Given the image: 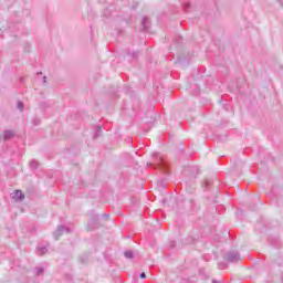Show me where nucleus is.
I'll return each instance as SVG.
<instances>
[{
	"label": "nucleus",
	"instance_id": "nucleus-7",
	"mask_svg": "<svg viewBox=\"0 0 283 283\" xmlns=\"http://www.w3.org/2000/svg\"><path fill=\"white\" fill-rule=\"evenodd\" d=\"M140 277H143V279L147 277V275L145 274V272H143V273L140 274Z\"/></svg>",
	"mask_w": 283,
	"mask_h": 283
},
{
	"label": "nucleus",
	"instance_id": "nucleus-2",
	"mask_svg": "<svg viewBox=\"0 0 283 283\" xmlns=\"http://www.w3.org/2000/svg\"><path fill=\"white\" fill-rule=\"evenodd\" d=\"M13 136H14V133H12V130L4 132V140H9V138H12Z\"/></svg>",
	"mask_w": 283,
	"mask_h": 283
},
{
	"label": "nucleus",
	"instance_id": "nucleus-8",
	"mask_svg": "<svg viewBox=\"0 0 283 283\" xmlns=\"http://www.w3.org/2000/svg\"><path fill=\"white\" fill-rule=\"evenodd\" d=\"M45 80H46V77H44V83H45Z\"/></svg>",
	"mask_w": 283,
	"mask_h": 283
},
{
	"label": "nucleus",
	"instance_id": "nucleus-3",
	"mask_svg": "<svg viewBox=\"0 0 283 283\" xmlns=\"http://www.w3.org/2000/svg\"><path fill=\"white\" fill-rule=\"evenodd\" d=\"M125 258H128L129 260H132V258H134V252H132V251H126V252H125Z\"/></svg>",
	"mask_w": 283,
	"mask_h": 283
},
{
	"label": "nucleus",
	"instance_id": "nucleus-9",
	"mask_svg": "<svg viewBox=\"0 0 283 283\" xmlns=\"http://www.w3.org/2000/svg\"><path fill=\"white\" fill-rule=\"evenodd\" d=\"M213 283H216V282H213Z\"/></svg>",
	"mask_w": 283,
	"mask_h": 283
},
{
	"label": "nucleus",
	"instance_id": "nucleus-6",
	"mask_svg": "<svg viewBox=\"0 0 283 283\" xmlns=\"http://www.w3.org/2000/svg\"><path fill=\"white\" fill-rule=\"evenodd\" d=\"M18 108L23 109V102H18Z\"/></svg>",
	"mask_w": 283,
	"mask_h": 283
},
{
	"label": "nucleus",
	"instance_id": "nucleus-1",
	"mask_svg": "<svg viewBox=\"0 0 283 283\" xmlns=\"http://www.w3.org/2000/svg\"><path fill=\"white\" fill-rule=\"evenodd\" d=\"M13 198H14V200H24L25 195H23V192L21 190H15Z\"/></svg>",
	"mask_w": 283,
	"mask_h": 283
},
{
	"label": "nucleus",
	"instance_id": "nucleus-4",
	"mask_svg": "<svg viewBox=\"0 0 283 283\" xmlns=\"http://www.w3.org/2000/svg\"><path fill=\"white\" fill-rule=\"evenodd\" d=\"M163 171H167V164L165 161H161V165L159 166Z\"/></svg>",
	"mask_w": 283,
	"mask_h": 283
},
{
	"label": "nucleus",
	"instance_id": "nucleus-5",
	"mask_svg": "<svg viewBox=\"0 0 283 283\" xmlns=\"http://www.w3.org/2000/svg\"><path fill=\"white\" fill-rule=\"evenodd\" d=\"M39 251H40V254L43 255V253H46V252H48V249L41 248Z\"/></svg>",
	"mask_w": 283,
	"mask_h": 283
}]
</instances>
